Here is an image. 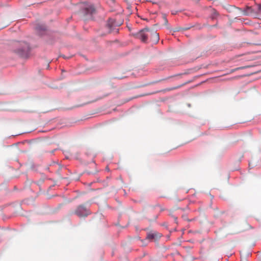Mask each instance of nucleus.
<instances>
[{"mask_svg": "<svg viewBox=\"0 0 261 261\" xmlns=\"http://www.w3.org/2000/svg\"><path fill=\"white\" fill-rule=\"evenodd\" d=\"M136 37L140 39L142 42H145L148 37L150 38V40L154 43H156L159 40V34L156 32L145 28L140 31L136 34Z\"/></svg>", "mask_w": 261, "mask_h": 261, "instance_id": "nucleus-1", "label": "nucleus"}, {"mask_svg": "<svg viewBox=\"0 0 261 261\" xmlns=\"http://www.w3.org/2000/svg\"><path fill=\"white\" fill-rule=\"evenodd\" d=\"M18 47V48L15 50V53L21 57H27L30 51L29 45L26 42H23L20 43Z\"/></svg>", "mask_w": 261, "mask_h": 261, "instance_id": "nucleus-2", "label": "nucleus"}, {"mask_svg": "<svg viewBox=\"0 0 261 261\" xmlns=\"http://www.w3.org/2000/svg\"><path fill=\"white\" fill-rule=\"evenodd\" d=\"M74 214L79 217H85L89 215L90 212L85 205H80L74 211Z\"/></svg>", "mask_w": 261, "mask_h": 261, "instance_id": "nucleus-3", "label": "nucleus"}, {"mask_svg": "<svg viewBox=\"0 0 261 261\" xmlns=\"http://www.w3.org/2000/svg\"><path fill=\"white\" fill-rule=\"evenodd\" d=\"M161 234L155 231H151L148 233L146 238L149 240H153L155 238H161Z\"/></svg>", "mask_w": 261, "mask_h": 261, "instance_id": "nucleus-4", "label": "nucleus"}, {"mask_svg": "<svg viewBox=\"0 0 261 261\" xmlns=\"http://www.w3.org/2000/svg\"><path fill=\"white\" fill-rule=\"evenodd\" d=\"M95 9L93 5H89L84 8V13L86 15H91L95 13Z\"/></svg>", "mask_w": 261, "mask_h": 261, "instance_id": "nucleus-5", "label": "nucleus"}, {"mask_svg": "<svg viewBox=\"0 0 261 261\" xmlns=\"http://www.w3.org/2000/svg\"><path fill=\"white\" fill-rule=\"evenodd\" d=\"M253 11L252 10V8L249 7H247V10L246 12V14H249V13H252Z\"/></svg>", "mask_w": 261, "mask_h": 261, "instance_id": "nucleus-6", "label": "nucleus"}, {"mask_svg": "<svg viewBox=\"0 0 261 261\" xmlns=\"http://www.w3.org/2000/svg\"><path fill=\"white\" fill-rule=\"evenodd\" d=\"M257 7L258 12H261V4L257 5Z\"/></svg>", "mask_w": 261, "mask_h": 261, "instance_id": "nucleus-7", "label": "nucleus"}, {"mask_svg": "<svg viewBox=\"0 0 261 261\" xmlns=\"http://www.w3.org/2000/svg\"><path fill=\"white\" fill-rule=\"evenodd\" d=\"M163 18L164 19L165 24H167L168 23V21L165 15H163Z\"/></svg>", "mask_w": 261, "mask_h": 261, "instance_id": "nucleus-8", "label": "nucleus"}, {"mask_svg": "<svg viewBox=\"0 0 261 261\" xmlns=\"http://www.w3.org/2000/svg\"><path fill=\"white\" fill-rule=\"evenodd\" d=\"M245 68V67H242L237 68H236V69H232V70H231V72H234V71H236V70H238V69H243V68Z\"/></svg>", "mask_w": 261, "mask_h": 261, "instance_id": "nucleus-9", "label": "nucleus"}, {"mask_svg": "<svg viewBox=\"0 0 261 261\" xmlns=\"http://www.w3.org/2000/svg\"><path fill=\"white\" fill-rule=\"evenodd\" d=\"M172 216L173 217V218H174V219L175 220V223H177V218L176 217H175V216Z\"/></svg>", "mask_w": 261, "mask_h": 261, "instance_id": "nucleus-10", "label": "nucleus"}, {"mask_svg": "<svg viewBox=\"0 0 261 261\" xmlns=\"http://www.w3.org/2000/svg\"><path fill=\"white\" fill-rule=\"evenodd\" d=\"M64 59H68L69 58L66 57L65 55L61 56Z\"/></svg>", "mask_w": 261, "mask_h": 261, "instance_id": "nucleus-11", "label": "nucleus"}, {"mask_svg": "<svg viewBox=\"0 0 261 261\" xmlns=\"http://www.w3.org/2000/svg\"><path fill=\"white\" fill-rule=\"evenodd\" d=\"M180 87H181V86H178V87H176V88H173L172 89H176V88H180Z\"/></svg>", "mask_w": 261, "mask_h": 261, "instance_id": "nucleus-12", "label": "nucleus"}, {"mask_svg": "<svg viewBox=\"0 0 261 261\" xmlns=\"http://www.w3.org/2000/svg\"><path fill=\"white\" fill-rule=\"evenodd\" d=\"M42 30H45V27H42Z\"/></svg>", "mask_w": 261, "mask_h": 261, "instance_id": "nucleus-13", "label": "nucleus"}, {"mask_svg": "<svg viewBox=\"0 0 261 261\" xmlns=\"http://www.w3.org/2000/svg\"><path fill=\"white\" fill-rule=\"evenodd\" d=\"M238 77H239V76H238V77H233V79H238Z\"/></svg>", "mask_w": 261, "mask_h": 261, "instance_id": "nucleus-14", "label": "nucleus"}, {"mask_svg": "<svg viewBox=\"0 0 261 261\" xmlns=\"http://www.w3.org/2000/svg\"><path fill=\"white\" fill-rule=\"evenodd\" d=\"M249 228H251L252 227H251V226L250 225H249Z\"/></svg>", "mask_w": 261, "mask_h": 261, "instance_id": "nucleus-15", "label": "nucleus"}, {"mask_svg": "<svg viewBox=\"0 0 261 261\" xmlns=\"http://www.w3.org/2000/svg\"><path fill=\"white\" fill-rule=\"evenodd\" d=\"M37 30H39V27H37Z\"/></svg>", "mask_w": 261, "mask_h": 261, "instance_id": "nucleus-16", "label": "nucleus"}]
</instances>
